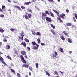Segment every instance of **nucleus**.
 Returning a JSON list of instances; mask_svg holds the SVG:
<instances>
[{
    "label": "nucleus",
    "instance_id": "obj_1",
    "mask_svg": "<svg viewBox=\"0 0 77 77\" xmlns=\"http://www.w3.org/2000/svg\"><path fill=\"white\" fill-rule=\"evenodd\" d=\"M23 17H25L26 20H28L29 17V18H31L32 17V14H28V13L26 12L25 14V15H23Z\"/></svg>",
    "mask_w": 77,
    "mask_h": 77
},
{
    "label": "nucleus",
    "instance_id": "obj_2",
    "mask_svg": "<svg viewBox=\"0 0 77 77\" xmlns=\"http://www.w3.org/2000/svg\"><path fill=\"white\" fill-rule=\"evenodd\" d=\"M19 35H20L21 37L19 36V38L20 39H21L22 41H23V40H24V36H25V33H24V31H22L21 33L19 34Z\"/></svg>",
    "mask_w": 77,
    "mask_h": 77
},
{
    "label": "nucleus",
    "instance_id": "obj_3",
    "mask_svg": "<svg viewBox=\"0 0 77 77\" xmlns=\"http://www.w3.org/2000/svg\"><path fill=\"white\" fill-rule=\"evenodd\" d=\"M20 57L22 62L23 63L26 64V60H25L23 56L22 55H20Z\"/></svg>",
    "mask_w": 77,
    "mask_h": 77
},
{
    "label": "nucleus",
    "instance_id": "obj_4",
    "mask_svg": "<svg viewBox=\"0 0 77 77\" xmlns=\"http://www.w3.org/2000/svg\"><path fill=\"white\" fill-rule=\"evenodd\" d=\"M42 16H41V18L42 20H45V17L47 16V14H45V13H42Z\"/></svg>",
    "mask_w": 77,
    "mask_h": 77
},
{
    "label": "nucleus",
    "instance_id": "obj_5",
    "mask_svg": "<svg viewBox=\"0 0 77 77\" xmlns=\"http://www.w3.org/2000/svg\"><path fill=\"white\" fill-rule=\"evenodd\" d=\"M45 18L47 21H48V22H51V19L50 18V17H46Z\"/></svg>",
    "mask_w": 77,
    "mask_h": 77
},
{
    "label": "nucleus",
    "instance_id": "obj_6",
    "mask_svg": "<svg viewBox=\"0 0 77 77\" xmlns=\"http://www.w3.org/2000/svg\"><path fill=\"white\" fill-rule=\"evenodd\" d=\"M21 53L23 56H24V55H26V53L24 51H21Z\"/></svg>",
    "mask_w": 77,
    "mask_h": 77
},
{
    "label": "nucleus",
    "instance_id": "obj_7",
    "mask_svg": "<svg viewBox=\"0 0 77 77\" xmlns=\"http://www.w3.org/2000/svg\"><path fill=\"white\" fill-rule=\"evenodd\" d=\"M21 45L23 46L24 47H26V44L24 42H22L21 43Z\"/></svg>",
    "mask_w": 77,
    "mask_h": 77
},
{
    "label": "nucleus",
    "instance_id": "obj_8",
    "mask_svg": "<svg viewBox=\"0 0 77 77\" xmlns=\"http://www.w3.org/2000/svg\"><path fill=\"white\" fill-rule=\"evenodd\" d=\"M29 65L28 64H24L23 65V67L26 68H29Z\"/></svg>",
    "mask_w": 77,
    "mask_h": 77
},
{
    "label": "nucleus",
    "instance_id": "obj_9",
    "mask_svg": "<svg viewBox=\"0 0 77 77\" xmlns=\"http://www.w3.org/2000/svg\"><path fill=\"white\" fill-rule=\"evenodd\" d=\"M60 16L63 19H65V17H64L65 16V14L63 13L62 14L60 15Z\"/></svg>",
    "mask_w": 77,
    "mask_h": 77
},
{
    "label": "nucleus",
    "instance_id": "obj_10",
    "mask_svg": "<svg viewBox=\"0 0 77 77\" xmlns=\"http://www.w3.org/2000/svg\"><path fill=\"white\" fill-rule=\"evenodd\" d=\"M30 3H32V2H26L24 3V5H29Z\"/></svg>",
    "mask_w": 77,
    "mask_h": 77
},
{
    "label": "nucleus",
    "instance_id": "obj_11",
    "mask_svg": "<svg viewBox=\"0 0 77 77\" xmlns=\"http://www.w3.org/2000/svg\"><path fill=\"white\" fill-rule=\"evenodd\" d=\"M66 25L69 27H70V26H71V25H72V24L71 23H66Z\"/></svg>",
    "mask_w": 77,
    "mask_h": 77
},
{
    "label": "nucleus",
    "instance_id": "obj_12",
    "mask_svg": "<svg viewBox=\"0 0 77 77\" xmlns=\"http://www.w3.org/2000/svg\"><path fill=\"white\" fill-rule=\"evenodd\" d=\"M15 8H17L19 10H20V11H22L20 7L18 6H15Z\"/></svg>",
    "mask_w": 77,
    "mask_h": 77
},
{
    "label": "nucleus",
    "instance_id": "obj_13",
    "mask_svg": "<svg viewBox=\"0 0 77 77\" xmlns=\"http://www.w3.org/2000/svg\"><path fill=\"white\" fill-rule=\"evenodd\" d=\"M0 32L3 33L4 32V30L2 29V28H0Z\"/></svg>",
    "mask_w": 77,
    "mask_h": 77
},
{
    "label": "nucleus",
    "instance_id": "obj_14",
    "mask_svg": "<svg viewBox=\"0 0 77 77\" xmlns=\"http://www.w3.org/2000/svg\"><path fill=\"white\" fill-rule=\"evenodd\" d=\"M24 40H25V41H26V42H29V39H27L26 38H25Z\"/></svg>",
    "mask_w": 77,
    "mask_h": 77
},
{
    "label": "nucleus",
    "instance_id": "obj_15",
    "mask_svg": "<svg viewBox=\"0 0 77 77\" xmlns=\"http://www.w3.org/2000/svg\"><path fill=\"white\" fill-rule=\"evenodd\" d=\"M68 41L70 43H72V39H70V38H68Z\"/></svg>",
    "mask_w": 77,
    "mask_h": 77
},
{
    "label": "nucleus",
    "instance_id": "obj_16",
    "mask_svg": "<svg viewBox=\"0 0 77 77\" xmlns=\"http://www.w3.org/2000/svg\"><path fill=\"white\" fill-rule=\"evenodd\" d=\"M45 72L46 73V74L47 75H48V76H50V73H48V71H45Z\"/></svg>",
    "mask_w": 77,
    "mask_h": 77
},
{
    "label": "nucleus",
    "instance_id": "obj_17",
    "mask_svg": "<svg viewBox=\"0 0 77 77\" xmlns=\"http://www.w3.org/2000/svg\"><path fill=\"white\" fill-rule=\"evenodd\" d=\"M59 51H61V53H63L64 51L63 48H60V49H59Z\"/></svg>",
    "mask_w": 77,
    "mask_h": 77
},
{
    "label": "nucleus",
    "instance_id": "obj_18",
    "mask_svg": "<svg viewBox=\"0 0 77 77\" xmlns=\"http://www.w3.org/2000/svg\"><path fill=\"white\" fill-rule=\"evenodd\" d=\"M10 71L12 72H13V73L14 74H15V71L13 70V69H10Z\"/></svg>",
    "mask_w": 77,
    "mask_h": 77
},
{
    "label": "nucleus",
    "instance_id": "obj_19",
    "mask_svg": "<svg viewBox=\"0 0 77 77\" xmlns=\"http://www.w3.org/2000/svg\"><path fill=\"white\" fill-rule=\"evenodd\" d=\"M31 32L32 33V35H33L34 36H35V35H36V33L34 32L33 31H32Z\"/></svg>",
    "mask_w": 77,
    "mask_h": 77
},
{
    "label": "nucleus",
    "instance_id": "obj_20",
    "mask_svg": "<svg viewBox=\"0 0 77 77\" xmlns=\"http://www.w3.org/2000/svg\"><path fill=\"white\" fill-rule=\"evenodd\" d=\"M35 66L36 68H39V64H38V63H36Z\"/></svg>",
    "mask_w": 77,
    "mask_h": 77
},
{
    "label": "nucleus",
    "instance_id": "obj_21",
    "mask_svg": "<svg viewBox=\"0 0 77 77\" xmlns=\"http://www.w3.org/2000/svg\"><path fill=\"white\" fill-rule=\"evenodd\" d=\"M10 46H9V45H6V48L8 50H9V49H10Z\"/></svg>",
    "mask_w": 77,
    "mask_h": 77
},
{
    "label": "nucleus",
    "instance_id": "obj_22",
    "mask_svg": "<svg viewBox=\"0 0 77 77\" xmlns=\"http://www.w3.org/2000/svg\"><path fill=\"white\" fill-rule=\"evenodd\" d=\"M36 35L38 36H41V33L39 32H37L36 33Z\"/></svg>",
    "mask_w": 77,
    "mask_h": 77
},
{
    "label": "nucleus",
    "instance_id": "obj_23",
    "mask_svg": "<svg viewBox=\"0 0 77 77\" xmlns=\"http://www.w3.org/2000/svg\"><path fill=\"white\" fill-rule=\"evenodd\" d=\"M10 30L11 32H13V31H15L16 30V29H15L11 28L10 29Z\"/></svg>",
    "mask_w": 77,
    "mask_h": 77
},
{
    "label": "nucleus",
    "instance_id": "obj_24",
    "mask_svg": "<svg viewBox=\"0 0 77 77\" xmlns=\"http://www.w3.org/2000/svg\"><path fill=\"white\" fill-rule=\"evenodd\" d=\"M6 7H5V6L4 5H2V10H3L4 9H5V8Z\"/></svg>",
    "mask_w": 77,
    "mask_h": 77
},
{
    "label": "nucleus",
    "instance_id": "obj_25",
    "mask_svg": "<svg viewBox=\"0 0 77 77\" xmlns=\"http://www.w3.org/2000/svg\"><path fill=\"white\" fill-rule=\"evenodd\" d=\"M33 49L34 50H37V49H38V48L36 46H34Z\"/></svg>",
    "mask_w": 77,
    "mask_h": 77
},
{
    "label": "nucleus",
    "instance_id": "obj_26",
    "mask_svg": "<svg viewBox=\"0 0 77 77\" xmlns=\"http://www.w3.org/2000/svg\"><path fill=\"white\" fill-rule=\"evenodd\" d=\"M0 60L1 61V62L2 61H3L4 60L3 58H2V57L0 56Z\"/></svg>",
    "mask_w": 77,
    "mask_h": 77
},
{
    "label": "nucleus",
    "instance_id": "obj_27",
    "mask_svg": "<svg viewBox=\"0 0 77 77\" xmlns=\"http://www.w3.org/2000/svg\"><path fill=\"white\" fill-rule=\"evenodd\" d=\"M63 32L65 35H68V33H67L65 31H63Z\"/></svg>",
    "mask_w": 77,
    "mask_h": 77
},
{
    "label": "nucleus",
    "instance_id": "obj_28",
    "mask_svg": "<svg viewBox=\"0 0 77 77\" xmlns=\"http://www.w3.org/2000/svg\"><path fill=\"white\" fill-rule=\"evenodd\" d=\"M51 32H52V33H53V35H55V33H54V30L51 29Z\"/></svg>",
    "mask_w": 77,
    "mask_h": 77
},
{
    "label": "nucleus",
    "instance_id": "obj_29",
    "mask_svg": "<svg viewBox=\"0 0 77 77\" xmlns=\"http://www.w3.org/2000/svg\"><path fill=\"white\" fill-rule=\"evenodd\" d=\"M7 57L8 59H10L11 60H12V59L11 58V57H9V56L8 55L7 56Z\"/></svg>",
    "mask_w": 77,
    "mask_h": 77
},
{
    "label": "nucleus",
    "instance_id": "obj_30",
    "mask_svg": "<svg viewBox=\"0 0 77 77\" xmlns=\"http://www.w3.org/2000/svg\"><path fill=\"white\" fill-rule=\"evenodd\" d=\"M50 25L51 27L53 28V29H55V26H54L53 24H50Z\"/></svg>",
    "mask_w": 77,
    "mask_h": 77
},
{
    "label": "nucleus",
    "instance_id": "obj_31",
    "mask_svg": "<svg viewBox=\"0 0 77 77\" xmlns=\"http://www.w3.org/2000/svg\"><path fill=\"white\" fill-rule=\"evenodd\" d=\"M58 20L60 21V23H63V21H62V20L60 19V18H58Z\"/></svg>",
    "mask_w": 77,
    "mask_h": 77
},
{
    "label": "nucleus",
    "instance_id": "obj_32",
    "mask_svg": "<svg viewBox=\"0 0 77 77\" xmlns=\"http://www.w3.org/2000/svg\"><path fill=\"white\" fill-rule=\"evenodd\" d=\"M50 13L51 16L53 17H54V15L52 13H51V11L50 12Z\"/></svg>",
    "mask_w": 77,
    "mask_h": 77
},
{
    "label": "nucleus",
    "instance_id": "obj_33",
    "mask_svg": "<svg viewBox=\"0 0 77 77\" xmlns=\"http://www.w3.org/2000/svg\"><path fill=\"white\" fill-rule=\"evenodd\" d=\"M37 41L38 42V43H39L41 42V40H40V39L39 38H38L37 39Z\"/></svg>",
    "mask_w": 77,
    "mask_h": 77
},
{
    "label": "nucleus",
    "instance_id": "obj_34",
    "mask_svg": "<svg viewBox=\"0 0 77 77\" xmlns=\"http://www.w3.org/2000/svg\"><path fill=\"white\" fill-rule=\"evenodd\" d=\"M53 11L54 12H55L56 14H58V12L56 10H53Z\"/></svg>",
    "mask_w": 77,
    "mask_h": 77
},
{
    "label": "nucleus",
    "instance_id": "obj_35",
    "mask_svg": "<svg viewBox=\"0 0 77 77\" xmlns=\"http://www.w3.org/2000/svg\"><path fill=\"white\" fill-rule=\"evenodd\" d=\"M29 69L31 71H33V68H32V67H29Z\"/></svg>",
    "mask_w": 77,
    "mask_h": 77
},
{
    "label": "nucleus",
    "instance_id": "obj_36",
    "mask_svg": "<svg viewBox=\"0 0 77 77\" xmlns=\"http://www.w3.org/2000/svg\"><path fill=\"white\" fill-rule=\"evenodd\" d=\"M21 8L22 9H26V7H24L23 6H21Z\"/></svg>",
    "mask_w": 77,
    "mask_h": 77
},
{
    "label": "nucleus",
    "instance_id": "obj_37",
    "mask_svg": "<svg viewBox=\"0 0 77 77\" xmlns=\"http://www.w3.org/2000/svg\"><path fill=\"white\" fill-rule=\"evenodd\" d=\"M35 45H36V42H35L34 41L32 42V45L33 46Z\"/></svg>",
    "mask_w": 77,
    "mask_h": 77
},
{
    "label": "nucleus",
    "instance_id": "obj_38",
    "mask_svg": "<svg viewBox=\"0 0 77 77\" xmlns=\"http://www.w3.org/2000/svg\"><path fill=\"white\" fill-rule=\"evenodd\" d=\"M1 62L2 63H3V64H4V65H7L6 64V63H5V62H4V61H1Z\"/></svg>",
    "mask_w": 77,
    "mask_h": 77
},
{
    "label": "nucleus",
    "instance_id": "obj_39",
    "mask_svg": "<svg viewBox=\"0 0 77 77\" xmlns=\"http://www.w3.org/2000/svg\"><path fill=\"white\" fill-rule=\"evenodd\" d=\"M61 39H62V40H65V38H64V37H63V36H61Z\"/></svg>",
    "mask_w": 77,
    "mask_h": 77
},
{
    "label": "nucleus",
    "instance_id": "obj_40",
    "mask_svg": "<svg viewBox=\"0 0 77 77\" xmlns=\"http://www.w3.org/2000/svg\"><path fill=\"white\" fill-rule=\"evenodd\" d=\"M53 58H54V57H56V55L55 54H53Z\"/></svg>",
    "mask_w": 77,
    "mask_h": 77
},
{
    "label": "nucleus",
    "instance_id": "obj_41",
    "mask_svg": "<svg viewBox=\"0 0 77 77\" xmlns=\"http://www.w3.org/2000/svg\"><path fill=\"white\" fill-rule=\"evenodd\" d=\"M17 75L18 77H20V73H17Z\"/></svg>",
    "mask_w": 77,
    "mask_h": 77
},
{
    "label": "nucleus",
    "instance_id": "obj_42",
    "mask_svg": "<svg viewBox=\"0 0 77 77\" xmlns=\"http://www.w3.org/2000/svg\"><path fill=\"white\" fill-rule=\"evenodd\" d=\"M0 16L1 18H3L4 17V15L3 14H1L0 15Z\"/></svg>",
    "mask_w": 77,
    "mask_h": 77
},
{
    "label": "nucleus",
    "instance_id": "obj_43",
    "mask_svg": "<svg viewBox=\"0 0 77 77\" xmlns=\"http://www.w3.org/2000/svg\"><path fill=\"white\" fill-rule=\"evenodd\" d=\"M28 12H31V13L32 12V10L30 9H28Z\"/></svg>",
    "mask_w": 77,
    "mask_h": 77
},
{
    "label": "nucleus",
    "instance_id": "obj_44",
    "mask_svg": "<svg viewBox=\"0 0 77 77\" xmlns=\"http://www.w3.org/2000/svg\"><path fill=\"white\" fill-rule=\"evenodd\" d=\"M59 72L60 73H61V74H63L64 73V72H62L61 71H60Z\"/></svg>",
    "mask_w": 77,
    "mask_h": 77
},
{
    "label": "nucleus",
    "instance_id": "obj_45",
    "mask_svg": "<svg viewBox=\"0 0 77 77\" xmlns=\"http://www.w3.org/2000/svg\"><path fill=\"white\" fill-rule=\"evenodd\" d=\"M41 45L44 46L45 45V44L44 43H41Z\"/></svg>",
    "mask_w": 77,
    "mask_h": 77
},
{
    "label": "nucleus",
    "instance_id": "obj_46",
    "mask_svg": "<svg viewBox=\"0 0 77 77\" xmlns=\"http://www.w3.org/2000/svg\"><path fill=\"white\" fill-rule=\"evenodd\" d=\"M49 2H52V3H53L54 2V1H53V0H48Z\"/></svg>",
    "mask_w": 77,
    "mask_h": 77
},
{
    "label": "nucleus",
    "instance_id": "obj_47",
    "mask_svg": "<svg viewBox=\"0 0 77 77\" xmlns=\"http://www.w3.org/2000/svg\"><path fill=\"white\" fill-rule=\"evenodd\" d=\"M73 19H74V22H75L76 21V20H75V17H73Z\"/></svg>",
    "mask_w": 77,
    "mask_h": 77
},
{
    "label": "nucleus",
    "instance_id": "obj_48",
    "mask_svg": "<svg viewBox=\"0 0 77 77\" xmlns=\"http://www.w3.org/2000/svg\"><path fill=\"white\" fill-rule=\"evenodd\" d=\"M27 49H28V50H29V51L30 50V48H29V47H27Z\"/></svg>",
    "mask_w": 77,
    "mask_h": 77
},
{
    "label": "nucleus",
    "instance_id": "obj_49",
    "mask_svg": "<svg viewBox=\"0 0 77 77\" xmlns=\"http://www.w3.org/2000/svg\"><path fill=\"white\" fill-rule=\"evenodd\" d=\"M66 11L67 13H68V12H69V11L68 9H66Z\"/></svg>",
    "mask_w": 77,
    "mask_h": 77
},
{
    "label": "nucleus",
    "instance_id": "obj_50",
    "mask_svg": "<svg viewBox=\"0 0 77 77\" xmlns=\"http://www.w3.org/2000/svg\"><path fill=\"white\" fill-rule=\"evenodd\" d=\"M54 53H55V55H56V56H57L58 54H57V53L56 52L54 51Z\"/></svg>",
    "mask_w": 77,
    "mask_h": 77
},
{
    "label": "nucleus",
    "instance_id": "obj_51",
    "mask_svg": "<svg viewBox=\"0 0 77 77\" xmlns=\"http://www.w3.org/2000/svg\"><path fill=\"white\" fill-rule=\"evenodd\" d=\"M45 12H46V14H48V15H50V14H49V13H48V11H46Z\"/></svg>",
    "mask_w": 77,
    "mask_h": 77
},
{
    "label": "nucleus",
    "instance_id": "obj_52",
    "mask_svg": "<svg viewBox=\"0 0 77 77\" xmlns=\"http://www.w3.org/2000/svg\"><path fill=\"white\" fill-rule=\"evenodd\" d=\"M75 17H76V19H77V14H75Z\"/></svg>",
    "mask_w": 77,
    "mask_h": 77
},
{
    "label": "nucleus",
    "instance_id": "obj_53",
    "mask_svg": "<svg viewBox=\"0 0 77 77\" xmlns=\"http://www.w3.org/2000/svg\"><path fill=\"white\" fill-rule=\"evenodd\" d=\"M72 53V51H70L69 52V53H70V54Z\"/></svg>",
    "mask_w": 77,
    "mask_h": 77
},
{
    "label": "nucleus",
    "instance_id": "obj_54",
    "mask_svg": "<svg viewBox=\"0 0 77 77\" xmlns=\"http://www.w3.org/2000/svg\"><path fill=\"white\" fill-rule=\"evenodd\" d=\"M54 72L55 73V74H57V72L56 71H54Z\"/></svg>",
    "mask_w": 77,
    "mask_h": 77
},
{
    "label": "nucleus",
    "instance_id": "obj_55",
    "mask_svg": "<svg viewBox=\"0 0 77 77\" xmlns=\"http://www.w3.org/2000/svg\"><path fill=\"white\" fill-rule=\"evenodd\" d=\"M0 12H3V10L2 9L0 8Z\"/></svg>",
    "mask_w": 77,
    "mask_h": 77
},
{
    "label": "nucleus",
    "instance_id": "obj_56",
    "mask_svg": "<svg viewBox=\"0 0 77 77\" xmlns=\"http://www.w3.org/2000/svg\"><path fill=\"white\" fill-rule=\"evenodd\" d=\"M3 41H4V42H7V40H6V39H3Z\"/></svg>",
    "mask_w": 77,
    "mask_h": 77
},
{
    "label": "nucleus",
    "instance_id": "obj_57",
    "mask_svg": "<svg viewBox=\"0 0 77 77\" xmlns=\"http://www.w3.org/2000/svg\"><path fill=\"white\" fill-rule=\"evenodd\" d=\"M36 46H37V47L38 48L39 47V45L38 44H36Z\"/></svg>",
    "mask_w": 77,
    "mask_h": 77
},
{
    "label": "nucleus",
    "instance_id": "obj_58",
    "mask_svg": "<svg viewBox=\"0 0 77 77\" xmlns=\"http://www.w3.org/2000/svg\"><path fill=\"white\" fill-rule=\"evenodd\" d=\"M24 57L26 59H28L27 56V55L25 56Z\"/></svg>",
    "mask_w": 77,
    "mask_h": 77
},
{
    "label": "nucleus",
    "instance_id": "obj_59",
    "mask_svg": "<svg viewBox=\"0 0 77 77\" xmlns=\"http://www.w3.org/2000/svg\"><path fill=\"white\" fill-rule=\"evenodd\" d=\"M14 3H18V1H14Z\"/></svg>",
    "mask_w": 77,
    "mask_h": 77
},
{
    "label": "nucleus",
    "instance_id": "obj_60",
    "mask_svg": "<svg viewBox=\"0 0 77 77\" xmlns=\"http://www.w3.org/2000/svg\"><path fill=\"white\" fill-rule=\"evenodd\" d=\"M29 75H31V72H29Z\"/></svg>",
    "mask_w": 77,
    "mask_h": 77
},
{
    "label": "nucleus",
    "instance_id": "obj_61",
    "mask_svg": "<svg viewBox=\"0 0 77 77\" xmlns=\"http://www.w3.org/2000/svg\"><path fill=\"white\" fill-rule=\"evenodd\" d=\"M70 61H71L72 62H74V61H73V60L72 59H71Z\"/></svg>",
    "mask_w": 77,
    "mask_h": 77
},
{
    "label": "nucleus",
    "instance_id": "obj_62",
    "mask_svg": "<svg viewBox=\"0 0 77 77\" xmlns=\"http://www.w3.org/2000/svg\"><path fill=\"white\" fill-rule=\"evenodd\" d=\"M8 77H11V75L10 74H9L8 75Z\"/></svg>",
    "mask_w": 77,
    "mask_h": 77
},
{
    "label": "nucleus",
    "instance_id": "obj_63",
    "mask_svg": "<svg viewBox=\"0 0 77 77\" xmlns=\"http://www.w3.org/2000/svg\"><path fill=\"white\" fill-rule=\"evenodd\" d=\"M8 0V2H9V3H11V1L9 0Z\"/></svg>",
    "mask_w": 77,
    "mask_h": 77
},
{
    "label": "nucleus",
    "instance_id": "obj_64",
    "mask_svg": "<svg viewBox=\"0 0 77 77\" xmlns=\"http://www.w3.org/2000/svg\"><path fill=\"white\" fill-rule=\"evenodd\" d=\"M25 77H29V76L28 75H26L25 76Z\"/></svg>",
    "mask_w": 77,
    "mask_h": 77
}]
</instances>
